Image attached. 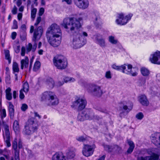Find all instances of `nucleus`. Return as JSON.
Here are the masks:
<instances>
[{"instance_id":"dca6fc26","label":"nucleus","mask_w":160,"mask_h":160,"mask_svg":"<svg viewBox=\"0 0 160 160\" xmlns=\"http://www.w3.org/2000/svg\"><path fill=\"white\" fill-rule=\"evenodd\" d=\"M125 65L122 66L121 67L123 69L122 72L123 73H126L127 74H131L132 76H136L137 75V73L136 72H132L131 70V69L132 68V66L131 65L129 64L128 66V69L125 70L126 67L124 66Z\"/></svg>"},{"instance_id":"4468645a","label":"nucleus","mask_w":160,"mask_h":160,"mask_svg":"<svg viewBox=\"0 0 160 160\" xmlns=\"http://www.w3.org/2000/svg\"><path fill=\"white\" fill-rule=\"evenodd\" d=\"M152 142L157 147L160 148V133H156L151 137Z\"/></svg>"},{"instance_id":"20e7f679","label":"nucleus","mask_w":160,"mask_h":160,"mask_svg":"<svg viewBox=\"0 0 160 160\" xmlns=\"http://www.w3.org/2000/svg\"><path fill=\"white\" fill-rule=\"evenodd\" d=\"M42 33V27H39L35 29L34 31L33 38H32V41L34 42L33 45L31 43H29L28 46L27 47L26 50L28 52H29L31 50L34 52L37 47V43L36 41L37 38L41 37Z\"/></svg>"},{"instance_id":"5fc2aeb1","label":"nucleus","mask_w":160,"mask_h":160,"mask_svg":"<svg viewBox=\"0 0 160 160\" xmlns=\"http://www.w3.org/2000/svg\"><path fill=\"white\" fill-rule=\"evenodd\" d=\"M17 34V33L15 32H13L12 33L11 38L13 40L15 39Z\"/></svg>"},{"instance_id":"b1692460","label":"nucleus","mask_w":160,"mask_h":160,"mask_svg":"<svg viewBox=\"0 0 160 160\" xmlns=\"http://www.w3.org/2000/svg\"><path fill=\"white\" fill-rule=\"evenodd\" d=\"M66 157L68 159H72L74 158L75 156V153L74 150L73 149H69L66 152Z\"/></svg>"},{"instance_id":"aec40b11","label":"nucleus","mask_w":160,"mask_h":160,"mask_svg":"<svg viewBox=\"0 0 160 160\" xmlns=\"http://www.w3.org/2000/svg\"><path fill=\"white\" fill-rule=\"evenodd\" d=\"M92 90L93 94L97 97H100L102 94V91L99 86H93L92 88Z\"/></svg>"},{"instance_id":"a211bd4d","label":"nucleus","mask_w":160,"mask_h":160,"mask_svg":"<svg viewBox=\"0 0 160 160\" xmlns=\"http://www.w3.org/2000/svg\"><path fill=\"white\" fill-rule=\"evenodd\" d=\"M52 160H68L62 152H56L52 157Z\"/></svg>"},{"instance_id":"680f3d73","label":"nucleus","mask_w":160,"mask_h":160,"mask_svg":"<svg viewBox=\"0 0 160 160\" xmlns=\"http://www.w3.org/2000/svg\"><path fill=\"white\" fill-rule=\"evenodd\" d=\"M34 58L33 57H32V58L30 60V66H29V70H30L32 68V62H33V60L34 59Z\"/></svg>"},{"instance_id":"f3484780","label":"nucleus","mask_w":160,"mask_h":160,"mask_svg":"<svg viewBox=\"0 0 160 160\" xmlns=\"http://www.w3.org/2000/svg\"><path fill=\"white\" fill-rule=\"evenodd\" d=\"M90 112H84L79 113L78 116V120L80 121H83L85 119L90 118Z\"/></svg>"},{"instance_id":"603ef678","label":"nucleus","mask_w":160,"mask_h":160,"mask_svg":"<svg viewBox=\"0 0 160 160\" xmlns=\"http://www.w3.org/2000/svg\"><path fill=\"white\" fill-rule=\"evenodd\" d=\"M134 148L133 147H130L127 150V152L128 153H131L133 151Z\"/></svg>"},{"instance_id":"0e129e2a","label":"nucleus","mask_w":160,"mask_h":160,"mask_svg":"<svg viewBox=\"0 0 160 160\" xmlns=\"http://www.w3.org/2000/svg\"><path fill=\"white\" fill-rule=\"evenodd\" d=\"M13 96L14 99H15L17 97V92L15 91H13Z\"/></svg>"},{"instance_id":"09e8293b","label":"nucleus","mask_w":160,"mask_h":160,"mask_svg":"<svg viewBox=\"0 0 160 160\" xmlns=\"http://www.w3.org/2000/svg\"><path fill=\"white\" fill-rule=\"evenodd\" d=\"M28 108V105L26 104H22L21 108V110L23 111H25Z\"/></svg>"},{"instance_id":"79ce46f5","label":"nucleus","mask_w":160,"mask_h":160,"mask_svg":"<svg viewBox=\"0 0 160 160\" xmlns=\"http://www.w3.org/2000/svg\"><path fill=\"white\" fill-rule=\"evenodd\" d=\"M41 19L42 18L41 17L39 16L37 18L36 22L35 23L34 25L36 26H37L41 21Z\"/></svg>"},{"instance_id":"cd10ccee","label":"nucleus","mask_w":160,"mask_h":160,"mask_svg":"<svg viewBox=\"0 0 160 160\" xmlns=\"http://www.w3.org/2000/svg\"><path fill=\"white\" fill-rule=\"evenodd\" d=\"M4 130L5 132L4 137H10V133L9 130V128L8 125L7 124H4Z\"/></svg>"},{"instance_id":"4d7b16f0","label":"nucleus","mask_w":160,"mask_h":160,"mask_svg":"<svg viewBox=\"0 0 160 160\" xmlns=\"http://www.w3.org/2000/svg\"><path fill=\"white\" fill-rule=\"evenodd\" d=\"M44 9L43 8H41L39 11V16H42L44 13Z\"/></svg>"},{"instance_id":"37998d69","label":"nucleus","mask_w":160,"mask_h":160,"mask_svg":"<svg viewBox=\"0 0 160 160\" xmlns=\"http://www.w3.org/2000/svg\"><path fill=\"white\" fill-rule=\"evenodd\" d=\"M143 117V115L142 112H139L136 115V118L138 119H141Z\"/></svg>"},{"instance_id":"7ed1b4c3","label":"nucleus","mask_w":160,"mask_h":160,"mask_svg":"<svg viewBox=\"0 0 160 160\" xmlns=\"http://www.w3.org/2000/svg\"><path fill=\"white\" fill-rule=\"evenodd\" d=\"M42 101L46 100L49 105H56L59 103V100L55 95L51 92H45L42 94Z\"/></svg>"},{"instance_id":"bf43d9fd","label":"nucleus","mask_w":160,"mask_h":160,"mask_svg":"<svg viewBox=\"0 0 160 160\" xmlns=\"http://www.w3.org/2000/svg\"><path fill=\"white\" fill-rule=\"evenodd\" d=\"M22 17V14L21 13H19L18 15V18L19 20H20Z\"/></svg>"},{"instance_id":"412c9836","label":"nucleus","mask_w":160,"mask_h":160,"mask_svg":"<svg viewBox=\"0 0 160 160\" xmlns=\"http://www.w3.org/2000/svg\"><path fill=\"white\" fill-rule=\"evenodd\" d=\"M158 158L159 156L157 154L153 153L150 156L146 157L145 158H139L138 160H158Z\"/></svg>"},{"instance_id":"774afa93","label":"nucleus","mask_w":160,"mask_h":160,"mask_svg":"<svg viewBox=\"0 0 160 160\" xmlns=\"http://www.w3.org/2000/svg\"><path fill=\"white\" fill-rule=\"evenodd\" d=\"M105 157V155H103L101 157L99 158L98 160H104Z\"/></svg>"},{"instance_id":"c03bdc74","label":"nucleus","mask_w":160,"mask_h":160,"mask_svg":"<svg viewBox=\"0 0 160 160\" xmlns=\"http://www.w3.org/2000/svg\"><path fill=\"white\" fill-rule=\"evenodd\" d=\"M26 29V26L25 24L22 25L20 28V33L23 32Z\"/></svg>"},{"instance_id":"8fccbe9b","label":"nucleus","mask_w":160,"mask_h":160,"mask_svg":"<svg viewBox=\"0 0 160 160\" xmlns=\"http://www.w3.org/2000/svg\"><path fill=\"white\" fill-rule=\"evenodd\" d=\"M26 49L24 47H22L21 48V55L22 56H24L25 54Z\"/></svg>"},{"instance_id":"f03ea898","label":"nucleus","mask_w":160,"mask_h":160,"mask_svg":"<svg viewBox=\"0 0 160 160\" xmlns=\"http://www.w3.org/2000/svg\"><path fill=\"white\" fill-rule=\"evenodd\" d=\"M82 35L85 37L88 36V34L86 32L78 30L77 32H75L73 34L72 45L74 48L77 49L84 45V43L82 40Z\"/></svg>"},{"instance_id":"a878e982","label":"nucleus","mask_w":160,"mask_h":160,"mask_svg":"<svg viewBox=\"0 0 160 160\" xmlns=\"http://www.w3.org/2000/svg\"><path fill=\"white\" fill-rule=\"evenodd\" d=\"M11 88H8L6 90V98L8 100H10L12 98V93L11 92Z\"/></svg>"},{"instance_id":"393cba45","label":"nucleus","mask_w":160,"mask_h":160,"mask_svg":"<svg viewBox=\"0 0 160 160\" xmlns=\"http://www.w3.org/2000/svg\"><path fill=\"white\" fill-rule=\"evenodd\" d=\"M46 84L50 88H52L54 86L55 82L51 78L47 79L46 81Z\"/></svg>"},{"instance_id":"9d476101","label":"nucleus","mask_w":160,"mask_h":160,"mask_svg":"<svg viewBox=\"0 0 160 160\" xmlns=\"http://www.w3.org/2000/svg\"><path fill=\"white\" fill-rule=\"evenodd\" d=\"M60 36L47 37L48 41L49 43L54 47H57L60 43L59 39Z\"/></svg>"},{"instance_id":"3c124183","label":"nucleus","mask_w":160,"mask_h":160,"mask_svg":"<svg viewBox=\"0 0 160 160\" xmlns=\"http://www.w3.org/2000/svg\"><path fill=\"white\" fill-rule=\"evenodd\" d=\"M77 140L80 142H83L86 140V138L82 136H81L77 138Z\"/></svg>"},{"instance_id":"58836bf2","label":"nucleus","mask_w":160,"mask_h":160,"mask_svg":"<svg viewBox=\"0 0 160 160\" xmlns=\"http://www.w3.org/2000/svg\"><path fill=\"white\" fill-rule=\"evenodd\" d=\"M13 48L15 52L17 53H19L20 51V47L19 45H14Z\"/></svg>"},{"instance_id":"1a4fd4ad","label":"nucleus","mask_w":160,"mask_h":160,"mask_svg":"<svg viewBox=\"0 0 160 160\" xmlns=\"http://www.w3.org/2000/svg\"><path fill=\"white\" fill-rule=\"evenodd\" d=\"M95 147L94 145L91 146L84 144L82 151L83 154L86 157H89L93 153Z\"/></svg>"},{"instance_id":"49530a36","label":"nucleus","mask_w":160,"mask_h":160,"mask_svg":"<svg viewBox=\"0 0 160 160\" xmlns=\"http://www.w3.org/2000/svg\"><path fill=\"white\" fill-rule=\"evenodd\" d=\"M64 81L65 82H67L68 81H75V79L73 78H70L69 77H66L64 79Z\"/></svg>"},{"instance_id":"6e6552de","label":"nucleus","mask_w":160,"mask_h":160,"mask_svg":"<svg viewBox=\"0 0 160 160\" xmlns=\"http://www.w3.org/2000/svg\"><path fill=\"white\" fill-rule=\"evenodd\" d=\"M87 102L84 98H78L73 103L72 107L77 108L78 111H81L85 108Z\"/></svg>"},{"instance_id":"72a5a7b5","label":"nucleus","mask_w":160,"mask_h":160,"mask_svg":"<svg viewBox=\"0 0 160 160\" xmlns=\"http://www.w3.org/2000/svg\"><path fill=\"white\" fill-rule=\"evenodd\" d=\"M37 10L35 8H32L31 11V18L34 20L36 17Z\"/></svg>"},{"instance_id":"7c9ffc66","label":"nucleus","mask_w":160,"mask_h":160,"mask_svg":"<svg viewBox=\"0 0 160 160\" xmlns=\"http://www.w3.org/2000/svg\"><path fill=\"white\" fill-rule=\"evenodd\" d=\"M141 71L142 74L144 76H147L149 74V70L144 67L141 68Z\"/></svg>"},{"instance_id":"423d86ee","label":"nucleus","mask_w":160,"mask_h":160,"mask_svg":"<svg viewBox=\"0 0 160 160\" xmlns=\"http://www.w3.org/2000/svg\"><path fill=\"white\" fill-rule=\"evenodd\" d=\"M61 31L59 26L56 24H52L46 32L47 37L61 36Z\"/></svg>"},{"instance_id":"13d9d810","label":"nucleus","mask_w":160,"mask_h":160,"mask_svg":"<svg viewBox=\"0 0 160 160\" xmlns=\"http://www.w3.org/2000/svg\"><path fill=\"white\" fill-rule=\"evenodd\" d=\"M128 143L130 147H133V148H134V145L133 142L131 141H128Z\"/></svg>"},{"instance_id":"39448f33","label":"nucleus","mask_w":160,"mask_h":160,"mask_svg":"<svg viewBox=\"0 0 160 160\" xmlns=\"http://www.w3.org/2000/svg\"><path fill=\"white\" fill-rule=\"evenodd\" d=\"M37 129V124L35 122L34 118H32L29 119L26 122L23 132L25 134L29 135Z\"/></svg>"},{"instance_id":"9b49d317","label":"nucleus","mask_w":160,"mask_h":160,"mask_svg":"<svg viewBox=\"0 0 160 160\" xmlns=\"http://www.w3.org/2000/svg\"><path fill=\"white\" fill-rule=\"evenodd\" d=\"M75 5L78 8L85 9L89 5V2L88 0H73Z\"/></svg>"},{"instance_id":"c9c22d12","label":"nucleus","mask_w":160,"mask_h":160,"mask_svg":"<svg viewBox=\"0 0 160 160\" xmlns=\"http://www.w3.org/2000/svg\"><path fill=\"white\" fill-rule=\"evenodd\" d=\"M127 105H125L123 107V108L126 110L128 109L129 111L131 110L132 107V104L131 102H129L128 104H127Z\"/></svg>"},{"instance_id":"6e6d98bb","label":"nucleus","mask_w":160,"mask_h":160,"mask_svg":"<svg viewBox=\"0 0 160 160\" xmlns=\"http://www.w3.org/2000/svg\"><path fill=\"white\" fill-rule=\"evenodd\" d=\"M105 76L106 78H111V75L110 72V71L107 72H106Z\"/></svg>"},{"instance_id":"4be33fe9","label":"nucleus","mask_w":160,"mask_h":160,"mask_svg":"<svg viewBox=\"0 0 160 160\" xmlns=\"http://www.w3.org/2000/svg\"><path fill=\"white\" fill-rule=\"evenodd\" d=\"M118 18L119 19L116 20V22L118 24L123 25L126 24L128 22V19H126V18L124 17L122 14H120L119 15Z\"/></svg>"},{"instance_id":"ea45409f","label":"nucleus","mask_w":160,"mask_h":160,"mask_svg":"<svg viewBox=\"0 0 160 160\" xmlns=\"http://www.w3.org/2000/svg\"><path fill=\"white\" fill-rule=\"evenodd\" d=\"M6 116V110L5 109H3L2 110V112H1V118L2 120L3 118L5 117Z\"/></svg>"},{"instance_id":"f257e3e1","label":"nucleus","mask_w":160,"mask_h":160,"mask_svg":"<svg viewBox=\"0 0 160 160\" xmlns=\"http://www.w3.org/2000/svg\"><path fill=\"white\" fill-rule=\"evenodd\" d=\"M82 20L81 18H66L64 19L62 25L65 28L69 29L71 31H76L81 27V22Z\"/></svg>"},{"instance_id":"052dcab7","label":"nucleus","mask_w":160,"mask_h":160,"mask_svg":"<svg viewBox=\"0 0 160 160\" xmlns=\"http://www.w3.org/2000/svg\"><path fill=\"white\" fill-rule=\"evenodd\" d=\"M22 3L21 0H18L17 2V5L19 7Z\"/></svg>"},{"instance_id":"a19ab883","label":"nucleus","mask_w":160,"mask_h":160,"mask_svg":"<svg viewBox=\"0 0 160 160\" xmlns=\"http://www.w3.org/2000/svg\"><path fill=\"white\" fill-rule=\"evenodd\" d=\"M18 22L16 20H14L13 21L12 28L13 29H16L18 28Z\"/></svg>"},{"instance_id":"5701e85b","label":"nucleus","mask_w":160,"mask_h":160,"mask_svg":"<svg viewBox=\"0 0 160 160\" xmlns=\"http://www.w3.org/2000/svg\"><path fill=\"white\" fill-rule=\"evenodd\" d=\"M21 68L23 69L24 67L27 68L29 65V59L27 57H26L24 59L22 60L21 61Z\"/></svg>"},{"instance_id":"0eeeda50","label":"nucleus","mask_w":160,"mask_h":160,"mask_svg":"<svg viewBox=\"0 0 160 160\" xmlns=\"http://www.w3.org/2000/svg\"><path fill=\"white\" fill-rule=\"evenodd\" d=\"M53 61L55 66L59 69H64L67 67L68 63L67 60L62 56L54 57Z\"/></svg>"},{"instance_id":"338daca9","label":"nucleus","mask_w":160,"mask_h":160,"mask_svg":"<svg viewBox=\"0 0 160 160\" xmlns=\"http://www.w3.org/2000/svg\"><path fill=\"white\" fill-rule=\"evenodd\" d=\"M64 83V82H61L60 81H59L57 83V85L58 86H60L62 85Z\"/></svg>"},{"instance_id":"2f4dec72","label":"nucleus","mask_w":160,"mask_h":160,"mask_svg":"<svg viewBox=\"0 0 160 160\" xmlns=\"http://www.w3.org/2000/svg\"><path fill=\"white\" fill-rule=\"evenodd\" d=\"M4 51L5 53V58L8 60V63L10 64L11 63V59L10 57L9 51L8 50H4Z\"/></svg>"},{"instance_id":"f8f14e48","label":"nucleus","mask_w":160,"mask_h":160,"mask_svg":"<svg viewBox=\"0 0 160 160\" xmlns=\"http://www.w3.org/2000/svg\"><path fill=\"white\" fill-rule=\"evenodd\" d=\"M105 149L108 152L113 151L116 153H120L122 151L121 147L117 145L109 146L106 145L104 146Z\"/></svg>"},{"instance_id":"a18cd8bd","label":"nucleus","mask_w":160,"mask_h":160,"mask_svg":"<svg viewBox=\"0 0 160 160\" xmlns=\"http://www.w3.org/2000/svg\"><path fill=\"white\" fill-rule=\"evenodd\" d=\"M99 44L101 46H104L105 45V41L103 39H99L98 40Z\"/></svg>"},{"instance_id":"bb28decb","label":"nucleus","mask_w":160,"mask_h":160,"mask_svg":"<svg viewBox=\"0 0 160 160\" xmlns=\"http://www.w3.org/2000/svg\"><path fill=\"white\" fill-rule=\"evenodd\" d=\"M9 111L10 115L11 117H13L14 113V106L10 102H9Z\"/></svg>"},{"instance_id":"473e14b6","label":"nucleus","mask_w":160,"mask_h":160,"mask_svg":"<svg viewBox=\"0 0 160 160\" xmlns=\"http://www.w3.org/2000/svg\"><path fill=\"white\" fill-rule=\"evenodd\" d=\"M41 64L39 61H36L34 63L33 68V70L34 71H36L38 70L40 67Z\"/></svg>"},{"instance_id":"c756f323","label":"nucleus","mask_w":160,"mask_h":160,"mask_svg":"<svg viewBox=\"0 0 160 160\" xmlns=\"http://www.w3.org/2000/svg\"><path fill=\"white\" fill-rule=\"evenodd\" d=\"M13 71L14 72H19V69L18 64L16 62H13L12 65Z\"/></svg>"},{"instance_id":"e2e57ef3","label":"nucleus","mask_w":160,"mask_h":160,"mask_svg":"<svg viewBox=\"0 0 160 160\" xmlns=\"http://www.w3.org/2000/svg\"><path fill=\"white\" fill-rule=\"evenodd\" d=\"M62 1H65L67 2V3L68 4H70L72 3L71 0H62Z\"/></svg>"},{"instance_id":"4c0bfd02","label":"nucleus","mask_w":160,"mask_h":160,"mask_svg":"<svg viewBox=\"0 0 160 160\" xmlns=\"http://www.w3.org/2000/svg\"><path fill=\"white\" fill-rule=\"evenodd\" d=\"M5 142L6 143L7 146L8 147H10L11 144L10 142V137H4V138Z\"/></svg>"},{"instance_id":"69168bd1","label":"nucleus","mask_w":160,"mask_h":160,"mask_svg":"<svg viewBox=\"0 0 160 160\" xmlns=\"http://www.w3.org/2000/svg\"><path fill=\"white\" fill-rule=\"evenodd\" d=\"M132 14H129L126 16V19H128V20L130 19H131V17H132Z\"/></svg>"},{"instance_id":"6ab92c4d","label":"nucleus","mask_w":160,"mask_h":160,"mask_svg":"<svg viewBox=\"0 0 160 160\" xmlns=\"http://www.w3.org/2000/svg\"><path fill=\"white\" fill-rule=\"evenodd\" d=\"M138 100L143 106H147L149 105V102L146 96L144 95L139 96L138 97Z\"/></svg>"},{"instance_id":"ddd939ff","label":"nucleus","mask_w":160,"mask_h":160,"mask_svg":"<svg viewBox=\"0 0 160 160\" xmlns=\"http://www.w3.org/2000/svg\"><path fill=\"white\" fill-rule=\"evenodd\" d=\"M17 139L15 138L12 142V147L14 150L15 160H20L19 150L17 149L18 145Z\"/></svg>"},{"instance_id":"2eb2a0df","label":"nucleus","mask_w":160,"mask_h":160,"mask_svg":"<svg viewBox=\"0 0 160 160\" xmlns=\"http://www.w3.org/2000/svg\"><path fill=\"white\" fill-rule=\"evenodd\" d=\"M150 60L152 63L160 64V52L157 51L154 53L152 58H150Z\"/></svg>"},{"instance_id":"864d4df0","label":"nucleus","mask_w":160,"mask_h":160,"mask_svg":"<svg viewBox=\"0 0 160 160\" xmlns=\"http://www.w3.org/2000/svg\"><path fill=\"white\" fill-rule=\"evenodd\" d=\"M17 8L16 6H14L12 10V12L13 14H16L17 13Z\"/></svg>"},{"instance_id":"e433bc0d","label":"nucleus","mask_w":160,"mask_h":160,"mask_svg":"<svg viewBox=\"0 0 160 160\" xmlns=\"http://www.w3.org/2000/svg\"><path fill=\"white\" fill-rule=\"evenodd\" d=\"M109 41L111 43L113 44H116L118 42L117 40L115 39L114 37L112 36L109 37Z\"/></svg>"},{"instance_id":"f704fd0d","label":"nucleus","mask_w":160,"mask_h":160,"mask_svg":"<svg viewBox=\"0 0 160 160\" xmlns=\"http://www.w3.org/2000/svg\"><path fill=\"white\" fill-rule=\"evenodd\" d=\"M29 86L28 82H25L24 83L22 89L21 90H22L24 92H27L29 91Z\"/></svg>"},{"instance_id":"c85d7f7f","label":"nucleus","mask_w":160,"mask_h":160,"mask_svg":"<svg viewBox=\"0 0 160 160\" xmlns=\"http://www.w3.org/2000/svg\"><path fill=\"white\" fill-rule=\"evenodd\" d=\"M13 129L15 132H18L20 131V128L18 122L17 121H15L13 124Z\"/></svg>"},{"instance_id":"de8ad7c7","label":"nucleus","mask_w":160,"mask_h":160,"mask_svg":"<svg viewBox=\"0 0 160 160\" xmlns=\"http://www.w3.org/2000/svg\"><path fill=\"white\" fill-rule=\"evenodd\" d=\"M23 92L24 91H22V90H21L20 91L19 98L21 99H23L25 97Z\"/></svg>"}]
</instances>
